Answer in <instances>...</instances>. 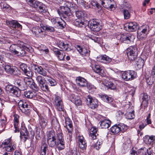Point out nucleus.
Instances as JSON below:
<instances>
[{"label": "nucleus", "mask_w": 155, "mask_h": 155, "mask_svg": "<svg viewBox=\"0 0 155 155\" xmlns=\"http://www.w3.org/2000/svg\"><path fill=\"white\" fill-rule=\"evenodd\" d=\"M99 117L100 119L99 124L101 128L106 129L110 126L111 121L110 120L107 119L105 117L101 115H99Z\"/></svg>", "instance_id": "20"}, {"label": "nucleus", "mask_w": 155, "mask_h": 155, "mask_svg": "<svg viewBox=\"0 0 155 155\" xmlns=\"http://www.w3.org/2000/svg\"><path fill=\"white\" fill-rule=\"evenodd\" d=\"M55 54L60 60H64V57L65 56V53L62 51H60L59 50L56 48H54L53 49Z\"/></svg>", "instance_id": "24"}, {"label": "nucleus", "mask_w": 155, "mask_h": 155, "mask_svg": "<svg viewBox=\"0 0 155 155\" xmlns=\"http://www.w3.org/2000/svg\"><path fill=\"white\" fill-rule=\"evenodd\" d=\"M58 47L60 48L68 51H69L68 49L69 44H65L63 42L61 41H58Z\"/></svg>", "instance_id": "37"}, {"label": "nucleus", "mask_w": 155, "mask_h": 155, "mask_svg": "<svg viewBox=\"0 0 155 155\" xmlns=\"http://www.w3.org/2000/svg\"><path fill=\"white\" fill-rule=\"evenodd\" d=\"M120 40L123 43L129 44L133 41L134 37L129 33H124L120 35Z\"/></svg>", "instance_id": "16"}, {"label": "nucleus", "mask_w": 155, "mask_h": 155, "mask_svg": "<svg viewBox=\"0 0 155 155\" xmlns=\"http://www.w3.org/2000/svg\"><path fill=\"white\" fill-rule=\"evenodd\" d=\"M14 125L15 129V132H18L19 130V116L16 114H15L14 116Z\"/></svg>", "instance_id": "29"}, {"label": "nucleus", "mask_w": 155, "mask_h": 155, "mask_svg": "<svg viewBox=\"0 0 155 155\" xmlns=\"http://www.w3.org/2000/svg\"><path fill=\"white\" fill-rule=\"evenodd\" d=\"M123 13L125 19H127L130 17L131 15L128 10L126 9H124L123 10Z\"/></svg>", "instance_id": "55"}, {"label": "nucleus", "mask_w": 155, "mask_h": 155, "mask_svg": "<svg viewBox=\"0 0 155 155\" xmlns=\"http://www.w3.org/2000/svg\"><path fill=\"white\" fill-rule=\"evenodd\" d=\"M149 97L148 95L146 94H144L142 97L143 101L141 105L143 106L144 107H146L147 106L148 101L149 100Z\"/></svg>", "instance_id": "35"}, {"label": "nucleus", "mask_w": 155, "mask_h": 155, "mask_svg": "<svg viewBox=\"0 0 155 155\" xmlns=\"http://www.w3.org/2000/svg\"><path fill=\"white\" fill-rule=\"evenodd\" d=\"M65 125L64 127L67 129L68 133L67 134L68 138H69L70 141L71 140V135L73 131V126L71 120L68 117L65 119Z\"/></svg>", "instance_id": "11"}, {"label": "nucleus", "mask_w": 155, "mask_h": 155, "mask_svg": "<svg viewBox=\"0 0 155 155\" xmlns=\"http://www.w3.org/2000/svg\"><path fill=\"white\" fill-rule=\"evenodd\" d=\"M126 51L129 60L133 61L136 59V64L138 67L143 66L144 64V60L140 57L137 58L138 54L137 48L135 46L129 47L127 48Z\"/></svg>", "instance_id": "3"}, {"label": "nucleus", "mask_w": 155, "mask_h": 155, "mask_svg": "<svg viewBox=\"0 0 155 155\" xmlns=\"http://www.w3.org/2000/svg\"><path fill=\"white\" fill-rule=\"evenodd\" d=\"M119 125L120 127V131H122V132L125 131L127 129V126L124 124H119Z\"/></svg>", "instance_id": "60"}, {"label": "nucleus", "mask_w": 155, "mask_h": 155, "mask_svg": "<svg viewBox=\"0 0 155 155\" xmlns=\"http://www.w3.org/2000/svg\"><path fill=\"white\" fill-rule=\"evenodd\" d=\"M155 77L151 75V76H145V80L146 82L149 85H152L154 82Z\"/></svg>", "instance_id": "46"}, {"label": "nucleus", "mask_w": 155, "mask_h": 155, "mask_svg": "<svg viewBox=\"0 0 155 155\" xmlns=\"http://www.w3.org/2000/svg\"><path fill=\"white\" fill-rule=\"evenodd\" d=\"M18 105L20 110L25 114H28L30 112L31 105L28 101L25 100H21L18 103Z\"/></svg>", "instance_id": "8"}, {"label": "nucleus", "mask_w": 155, "mask_h": 155, "mask_svg": "<svg viewBox=\"0 0 155 155\" xmlns=\"http://www.w3.org/2000/svg\"><path fill=\"white\" fill-rule=\"evenodd\" d=\"M121 75L122 79L126 81H128L133 80L136 78L137 74L134 71L128 70L122 72Z\"/></svg>", "instance_id": "10"}, {"label": "nucleus", "mask_w": 155, "mask_h": 155, "mask_svg": "<svg viewBox=\"0 0 155 155\" xmlns=\"http://www.w3.org/2000/svg\"><path fill=\"white\" fill-rule=\"evenodd\" d=\"M111 132L114 134H118L120 131V128L118 125H115L110 128Z\"/></svg>", "instance_id": "40"}, {"label": "nucleus", "mask_w": 155, "mask_h": 155, "mask_svg": "<svg viewBox=\"0 0 155 155\" xmlns=\"http://www.w3.org/2000/svg\"><path fill=\"white\" fill-rule=\"evenodd\" d=\"M5 90L7 93L16 97H19L21 95V91L12 85L8 84L5 87Z\"/></svg>", "instance_id": "12"}, {"label": "nucleus", "mask_w": 155, "mask_h": 155, "mask_svg": "<svg viewBox=\"0 0 155 155\" xmlns=\"http://www.w3.org/2000/svg\"><path fill=\"white\" fill-rule=\"evenodd\" d=\"M36 80L40 88L43 91H46L49 90L46 80L40 75L36 76Z\"/></svg>", "instance_id": "7"}, {"label": "nucleus", "mask_w": 155, "mask_h": 155, "mask_svg": "<svg viewBox=\"0 0 155 155\" xmlns=\"http://www.w3.org/2000/svg\"><path fill=\"white\" fill-rule=\"evenodd\" d=\"M90 38L95 42L101 45L103 43V39L101 38L95 36H92Z\"/></svg>", "instance_id": "43"}, {"label": "nucleus", "mask_w": 155, "mask_h": 155, "mask_svg": "<svg viewBox=\"0 0 155 155\" xmlns=\"http://www.w3.org/2000/svg\"><path fill=\"white\" fill-rule=\"evenodd\" d=\"M90 4L91 2L90 1L87 2L85 1L84 3V4L82 6L84 8L88 9L89 8H91Z\"/></svg>", "instance_id": "62"}, {"label": "nucleus", "mask_w": 155, "mask_h": 155, "mask_svg": "<svg viewBox=\"0 0 155 155\" xmlns=\"http://www.w3.org/2000/svg\"><path fill=\"white\" fill-rule=\"evenodd\" d=\"M71 101L76 105L79 106L81 104V101L79 97L74 94H71L70 97Z\"/></svg>", "instance_id": "27"}, {"label": "nucleus", "mask_w": 155, "mask_h": 155, "mask_svg": "<svg viewBox=\"0 0 155 155\" xmlns=\"http://www.w3.org/2000/svg\"><path fill=\"white\" fill-rule=\"evenodd\" d=\"M140 29L141 30V29ZM149 31V26L147 25H145L141 27V30L140 31L148 35Z\"/></svg>", "instance_id": "50"}, {"label": "nucleus", "mask_w": 155, "mask_h": 155, "mask_svg": "<svg viewBox=\"0 0 155 155\" xmlns=\"http://www.w3.org/2000/svg\"><path fill=\"white\" fill-rule=\"evenodd\" d=\"M41 148V151L46 152L47 150H48V145L45 143H44L42 145Z\"/></svg>", "instance_id": "61"}, {"label": "nucleus", "mask_w": 155, "mask_h": 155, "mask_svg": "<svg viewBox=\"0 0 155 155\" xmlns=\"http://www.w3.org/2000/svg\"><path fill=\"white\" fill-rule=\"evenodd\" d=\"M87 103L89 107L94 109L98 106V102L96 98H93L91 96H88L87 99Z\"/></svg>", "instance_id": "19"}, {"label": "nucleus", "mask_w": 155, "mask_h": 155, "mask_svg": "<svg viewBox=\"0 0 155 155\" xmlns=\"http://www.w3.org/2000/svg\"><path fill=\"white\" fill-rule=\"evenodd\" d=\"M58 13L61 17L65 18L68 16L71 15L70 8L64 6H61L60 10H58Z\"/></svg>", "instance_id": "13"}, {"label": "nucleus", "mask_w": 155, "mask_h": 155, "mask_svg": "<svg viewBox=\"0 0 155 155\" xmlns=\"http://www.w3.org/2000/svg\"><path fill=\"white\" fill-rule=\"evenodd\" d=\"M79 146L82 150L85 149L87 147L86 143L84 138L82 136H79L78 137Z\"/></svg>", "instance_id": "28"}, {"label": "nucleus", "mask_w": 155, "mask_h": 155, "mask_svg": "<svg viewBox=\"0 0 155 155\" xmlns=\"http://www.w3.org/2000/svg\"><path fill=\"white\" fill-rule=\"evenodd\" d=\"M106 86L108 88L114 90L116 89L115 85L112 82L109 81L106 84Z\"/></svg>", "instance_id": "57"}, {"label": "nucleus", "mask_w": 155, "mask_h": 155, "mask_svg": "<svg viewBox=\"0 0 155 155\" xmlns=\"http://www.w3.org/2000/svg\"><path fill=\"white\" fill-rule=\"evenodd\" d=\"M32 33L36 36L38 37L43 38L45 37V32L43 28L38 26L33 27L31 30Z\"/></svg>", "instance_id": "14"}, {"label": "nucleus", "mask_w": 155, "mask_h": 155, "mask_svg": "<svg viewBox=\"0 0 155 155\" xmlns=\"http://www.w3.org/2000/svg\"><path fill=\"white\" fill-rule=\"evenodd\" d=\"M6 119H0V134L4 130L5 127Z\"/></svg>", "instance_id": "42"}, {"label": "nucleus", "mask_w": 155, "mask_h": 155, "mask_svg": "<svg viewBox=\"0 0 155 155\" xmlns=\"http://www.w3.org/2000/svg\"><path fill=\"white\" fill-rule=\"evenodd\" d=\"M147 125V124L146 123L145 121H142L140 124L139 126V128L140 129L142 130Z\"/></svg>", "instance_id": "64"}, {"label": "nucleus", "mask_w": 155, "mask_h": 155, "mask_svg": "<svg viewBox=\"0 0 155 155\" xmlns=\"http://www.w3.org/2000/svg\"><path fill=\"white\" fill-rule=\"evenodd\" d=\"M74 23L75 25L79 27H81L84 25V22L82 21L80 18H78L75 20Z\"/></svg>", "instance_id": "47"}, {"label": "nucleus", "mask_w": 155, "mask_h": 155, "mask_svg": "<svg viewBox=\"0 0 155 155\" xmlns=\"http://www.w3.org/2000/svg\"><path fill=\"white\" fill-rule=\"evenodd\" d=\"M155 139V136L152 135H147L144 137V141L147 144H150L152 143Z\"/></svg>", "instance_id": "34"}, {"label": "nucleus", "mask_w": 155, "mask_h": 155, "mask_svg": "<svg viewBox=\"0 0 155 155\" xmlns=\"http://www.w3.org/2000/svg\"><path fill=\"white\" fill-rule=\"evenodd\" d=\"M91 67L93 70L96 73L103 76L105 75V71L104 68L97 64H91Z\"/></svg>", "instance_id": "18"}, {"label": "nucleus", "mask_w": 155, "mask_h": 155, "mask_svg": "<svg viewBox=\"0 0 155 155\" xmlns=\"http://www.w3.org/2000/svg\"><path fill=\"white\" fill-rule=\"evenodd\" d=\"M47 141L49 147H56L57 148V141L54 131L52 130L48 131L47 134Z\"/></svg>", "instance_id": "6"}, {"label": "nucleus", "mask_w": 155, "mask_h": 155, "mask_svg": "<svg viewBox=\"0 0 155 155\" xmlns=\"http://www.w3.org/2000/svg\"><path fill=\"white\" fill-rule=\"evenodd\" d=\"M76 81L77 84L81 87H84L87 85V81L84 78L81 77L79 76L76 77Z\"/></svg>", "instance_id": "25"}, {"label": "nucleus", "mask_w": 155, "mask_h": 155, "mask_svg": "<svg viewBox=\"0 0 155 155\" xmlns=\"http://www.w3.org/2000/svg\"><path fill=\"white\" fill-rule=\"evenodd\" d=\"M51 125L56 130V138L57 141V148L59 150L64 149L65 148V142L64 135L61 132L60 125L56 118L53 119L51 121Z\"/></svg>", "instance_id": "1"}, {"label": "nucleus", "mask_w": 155, "mask_h": 155, "mask_svg": "<svg viewBox=\"0 0 155 155\" xmlns=\"http://www.w3.org/2000/svg\"><path fill=\"white\" fill-rule=\"evenodd\" d=\"M126 118L128 119H132L135 117L134 111L127 112L125 114Z\"/></svg>", "instance_id": "52"}, {"label": "nucleus", "mask_w": 155, "mask_h": 155, "mask_svg": "<svg viewBox=\"0 0 155 155\" xmlns=\"http://www.w3.org/2000/svg\"><path fill=\"white\" fill-rule=\"evenodd\" d=\"M127 91L126 90H125V93H128V94L131 95L133 96L135 91V89L134 87H128L127 88Z\"/></svg>", "instance_id": "53"}, {"label": "nucleus", "mask_w": 155, "mask_h": 155, "mask_svg": "<svg viewBox=\"0 0 155 155\" xmlns=\"http://www.w3.org/2000/svg\"><path fill=\"white\" fill-rule=\"evenodd\" d=\"M90 5L91 6V8H92L93 7L95 6H96L97 8H99V5L95 1H92L91 2Z\"/></svg>", "instance_id": "63"}, {"label": "nucleus", "mask_w": 155, "mask_h": 155, "mask_svg": "<svg viewBox=\"0 0 155 155\" xmlns=\"http://www.w3.org/2000/svg\"><path fill=\"white\" fill-rule=\"evenodd\" d=\"M75 12L76 15L78 18H85L87 17V15L84 11L78 10Z\"/></svg>", "instance_id": "32"}, {"label": "nucleus", "mask_w": 155, "mask_h": 155, "mask_svg": "<svg viewBox=\"0 0 155 155\" xmlns=\"http://www.w3.org/2000/svg\"><path fill=\"white\" fill-rule=\"evenodd\" d=\"M54 103L62 101L61 96V95L58 93L54 95Z\"/></svg>", "instance_id": "54"}, {"label": "nucleus", "mask_w": 155, "mask_h": 155, "mask_svg": "<svg viewBox=\"0 0 155 155\" xmlns=\"http://www.w3.org/2000/svg\"><path fill=\"white\" fill-rule=\"evenodd\" d=\"M58 24L60 28L62 29L65 25V22L61 19V21H58Z\"/></svg>", "instance_id": "59"}, {"label": "nucleus", "mask_w": 155, "mask_h": 155, "mask_svg": "<svg viewBox=\"0 0 155 155\" xmlns=\"http://www.w3.org/2000/svg\"><path fill=\"white\" fill-rule=\"evenodd\" d=\"M28 4L31 6L35 8L39 13H45L47 11L45 5L41 2L35 0H30L28 1Z\"/></svg>", "instance_id": "5"}, {"label": "nucleus", "mask_w": 155, "mask_h": 155, "mask_svg": "<svg viewBox=\"0 0 155 155\" xmlns=\"http://www.w3.org/2000/svg\"><path fill=\"white\" fill-rule=\"evenodd\" d=\"M97 128L95 127H93L91 128L89 134V137L91 139L95 140L97 138L98 135L97 133Z\"/></svg>", "instance_id": "30"}, {"label": "nucleus", "mask_w": 155, "mask_h": 155, "mask_svg": "<svg viewBox=\"0 0 155 155\" xmlns=\"http://www.w3.org/2000/svg\"><path fill=\"white\" fill-rule=\"evenodd\" d=\"M9 24L10 27L13 28H18L20 29H22V26L15 20H13L11 21L10 22Z\"/></svg>", "instance_id": "38"}, {"label": "nucleus", "mask_w": 155, "mask_h": 155, "mask_svg": "<svg viewBox=\"0 0 155 155\" xmlns=\"http://www.w3.org/2000/svg\"><path fill=\"white\" fill-rule=\"evenodd\" d=\"M11 137L5 140L2 143V146L4 145L5 150L9 152L13 151L16 148V144L11 141Z\"/></svg>", "instance_id": "9"}, {"label": "nucleus", "mask_w": 155, "mask_h": 155, "mask_svg": "<svg viewBox=\"0 0 155 155\" xmlns=\"http://www.w3.org/2000/svg\"><path fill=\"white\" fill-rule=\"evenodd\" d=\"M0 7L4 10H5L7 12L9 11L11 9V7L7 4L6 3L4 2H2L0 3Z\"/></svg>", "instance_id": "39"}, {"label": "nucleus", "mask_w": 155, "mask_h": 155, "mask_svg": "<svg viewBox=\"0 0 155 155\" xmlns=\"http://www.w3.org/2000/svg\"><path fill=\"white\" fill-rule=\"evenodd\" d=\"M102 143L101 141L98 140V141L94 144V148L98 150L101 147V145Z\"/></svg>", "instance_id": "58"}, {"label": "nucleus", "mask_w": 155, "mask_h": 155, "mask_svg": "<svg viewBox=\"0 0 155 155\" xmlns=\"http://www.w3.org/2000/svg\"><path fill=\"white\" fill-rule=\"evenodd\" d=\"M32 68L35 71V72H37L38 74L41 75L43 76H48L47 75V72L46 70L43 69L41 66L33 64Z\"/></svg>", "instance_id": "22"}, {"label": "nucleus", "mask_w": 155, "mask_h": 155, "mask_svg": "<svg viewBox=\"0 0 155 155\" xmlns=\"http://www.w3.org/2000/svg\"><path fill=\"white\" fill-rule=\"evenodd\" d=\"M21 138L25 142L29 137V135L27 128L25 127H22L20 132Z\"/></svg>", "instance_id": "26"}, {"label": "nucleus", "mask_w": 155, "mask_h": 155, "mask_svg": "<svg viewBox=\"0 0 155 155\" xmlns=\"http://www.w3.org/2000/svg\"><path fill=\"white\" fill-rule=\"evenodd\" d=\"M54 106L57 110L59 111H64V106L63 101L54 103Z\"/></svg>", "instance_id": "36"}, {"label": "nucleus", "mask_w": 155, "mask_h": 155, "mask_svg": "<svg viewBox=\"0 0 155 155\" xmlns=\"http://www.w3.org/2000/svg\"><path fill=\"white\" fill-rule=\"evenodd\" d=\"M23 72L25 75L29 77H25V78L24 79H25L26 78H31L33 76V72L30 70H28V69H27L26 71H24Z\"/></svg>", "instance_id": "56"}, {"label": "nucleus", "mask_w": 155, "mask_h": 155, "mask_svg": "<svg viewBox=\"0 0 155 155\" xmlns=\"http://www.w3.org/2000/svg\"><path fill=\"white\" fill-rule=\"evenodd\" d=\"M101 60H99L101 62L106 63L107 62H109L111 61V59L108 56L106 55H101L100 57Z\"/></svg>", "instance_id": "44"}, {"label": "nucleus", "mask_w": 155, "mask_h": 155, "mask_svg": "<svg viewBox=\"0 0 155 155\" xmlns=\"http://www.w3.org/2000/svg\"><path fill=\"white\" fill-rule=\"evenodd\" d=\"M46 80L48 81V84L51 86H55L57 84V82L53 78L47 76L46 78Z\"/></svg>", "instance_id": "41"}, {"label": "nucleus", "mask_w": 155, "mask_h": 155, "mask_svg": "<svg viewBox=\"0 0 155 155\" xmlns=\"http://www.w3.org/2000/svg\"><path fill=\"white\" fill-rule=\"evenodd\" d=\"M138 155H144L146 154L148 149L145 147L142 148L137 150Z\"/></svg>", "instance_id": "51"}, {"label": "nucleus", "mask_w": 155, "mask_h": 155, "mask_svg": "<svg viewBox=\"0 0 155 155\" xmlns=\"http://www.w3.org/2000/svg\"><path fill=\"white\" fill-rule=\"evenodd\" d=\"M18 45L13 44L9 47L10 51L14 54L18 56H23L25 54L24 50L25 48V43L20 41H18Z\"/></svg>", "instance_id": "4"}, {"label": "nucleus", "mask_w": 155, "mask_h": 155, "mask_svg": "<svg viewBox=\"0 0 155 155\" xmlns=\"http://www.w3.org/2000/svg\"><path fill=\"white\" fill-rule=\"evenodd\" d=\"M138 25L135 22H130L128 23L127 25L128 30L130 31H136L137 29Z\"/></svg>", "instance_id": "31"}, {"label": "nucleus", "mask_w": 155, "mask_h": 155, "mask_svg": "<svg viewBox=\"0 0 155 155\" xmlns=\"http://www.w3.org/2000/svg\"><path fill=\"white\" fill-rule=\"evenodd\" d=\"M39 125L42 128H44L48 124V120L46 118L42 116L39 117Z\"/></svg>", "instance_id": "33"}, {"label": "nucleus", "mask_w": 155, "mask_h": 155, "mask_svg": "<svg viewBox=\"0 0 155 155\" xmlns=\"http://www.w3.org/2000/svg\"><path fill=\"white\" fill-rule=\"evenodd\" d=\"M24 82L21 80H16L15 83V84L17 87V88L19 91H24L27 89L28 85L24 80Z\"/></svg>", "instance_id": "23"}, {"label": "nucleus", "mask_w": 155, "mask_h": 155, "mask_svg": "<svg viewBox=\"0 0 155 155\" xmlns=\"http://www.w3.org/2000/svg\"><path fill=\"white\" fill-rule=\"evenodd\" d=\"M43 29L50 32H53L55 31V29L52 27L48 25H46L43 26Z\"/></svg>", "instance_id": "49"}, {"label": "nucleus", "mask_w": 155, "mask_h": 155, "mask_svg": "<svg viewBox=\"0 0 155 155\" xmlns=\"http://www.w3.org/2000/svg\"><path fill=\"white\" fill-rule=\"evenodd\" d=\"M4 69L7 73L12 75L17 76L20 74V71L16 67H11L8 65H6Z\"/></svg>", "instance_id": "17"}, {"label": "nucleus", "mask_w": 155, "mask_h": 155, "mask_svg": "<svg viewBox=\"0 0 155 155\" xmlns=\"http://www.w3.org/2000/svg\"><path fill=\"white\" fill-rule=\"evenodd\" d=\"M64 6H67L69 8H73L74 9H76L77 7L76 5L72 2L70 1L66 2L64 3Z\"/></svg>", "instance_id": "48"}, {"label": "nucleus", "mask_w": 155, "mask_h": 155, "mask_svg": "<svg viewBox=\"0 0 155 155\" xmlns=\"http://www.w3.org/2000/svg\"><path fill=\"white\" fill-rule=\"evenodd\" d=\"M90 27L92 30L96 31H98L101 29V26L99 22L94 20L91 21Z\"/></svg>", "instance_id": "21"}, {"label": "nucleus", "mask_w": 155, "mask_h": 155, "mask_svg": "<svg viewBox=\"0 0 155 155\" xmlns=\"http://www.w3.org/2000/svg\"><path fill=\"white\" fill-rule=\"evenodd\" d=\"M141 29H140L137 32V37L140 40H145L147 37V34L140 31Z\"/></svg>", "instance_id": "45"}, {"label": "nucleus", "mask_w": 155, "mask_h": 155, "mask_svg": "<svg viewBox=\"0 0 155 155\" xmlns=\"http://www.w3.org/2000/svg\"><path fill=\"white\" fill-rule=\"evenodd\" d=\"M24 81L28 86L33 90L25 91L24 93V96L28 98L36 99L38 97L37 92L39 90V87L32 78H26L24 79Z\"/></svg>", "instance_id": "2"}, {"label": "nucleus", "mask_w": 155, "mask_h": 155, "mask_svg": "<svg viewBox=\"0 0 155 155\" xmlns=\"http://www.w3.org/2000/svg\"><path fill=\"white\" fill-rule=\"evenodd\" d=\"M101 5L104 8L111 11L114 10L115 8V5L114 4L113 0H100Z\"/></svg>", "instance_id": "15"}]
</instances>
